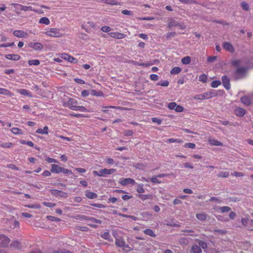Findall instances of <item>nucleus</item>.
I'll use <instances>...</instances> for the list:
<instances>
[{"instance_id": "nucleus-1", "label": "nucleus", "mask_w": 253, "mask_h": 253, "mask_svg": "<svg viewBox=\"0 0 253 253\" xmlns=\"http://www.w3.org/2000/svg\"><path fill=\"white\" fill-rule=\"evenodd\" d=\"M43 33L50 37L59 38L63 36V34L60 32L59 29L53 28L47 29Z\"/></svg>"}, {"instance_id": "nucleus-2", "label": "nucleus", "mask_w": 253, "mask_h": 253, "mask_svg": "<svg viewBox=\"0 0 253 253\" xmlns=\"http://www.w3.org/2000/svg\"><path fill=\"white\" fill-rule=\"evenodd\" d=\"M216 95V93L215 90H210L208 92L196 95L194 97V98L197 100L207 99L211 98V97Z\"/></svg>"}, {"instance_id": "nucleus-3", "label": "nucleus", "mask_w": 253, "mask_h": 253, "mask_svg": "<svg viewBox=\"0 0 253 253\" xmlns=\"http://www.w3.org/2000/svg\"><path fill=\"white\" fill-rule=\"evenodd\" d=\"M63 105L65 107H68L72 110H75L78 105V101L74 98H69L67 101H64Z\"/></svg>"}, {"instance_id": "nucleus-4", "label": "nucleus", "mask_w": 253, "mask_h": 253, "mask_svg": "<svg viewBox=\"0 0 253 253\" xmlns=\"http://www.w3.org/2000/svg\"><path fill=\"white\" fill-rule=\"evenodd\" d=\"M119 183L123 186H126L127 184H131V185L136 184L135 180L131 178H121L119 180Z\"/></svg>"}, {"instance_id": "nucleus-5", "label": "nucleus", "mask_w": 253, "mask_h": 253, "mask_svg": "<svg viewBox=\"0 0 253 253\" xmlns=\"http://www.w3.org/2000/svg\"><path fill=\"white\" fill-rule=\"evenodd\" d=\"M28 46L29 47L33 49L34 50L41 51L43 48L42 44L41 43L38 42H30L29 43Z\"/></svg>"}, {"instance_id": "nucleus-6", "label": "nucleus", "mask_w": 253, "mask_h": 253, "mask_svg": "<svg viewBox=\"0 0 253 253\" xmlns=\"http://www.w3.org/2000/svg\"><path fill=\"white\" fill-rule=\"evenodd\" d=\"M13 34L14 36L19 38H28L29 37L27 32L21 30L14 31Z\"/></svg>"}, {"instance_id": "nucleus-7", "label": "nucleus", "mask_w": 253, "mask_h": 253, "mask_svg": "<svg viewBox=\"0 0 253 253\" xmlns=\"http://www.w3.org/2000/svg\"><path fill=\"white\" fill-rule=\"evenodd\" d=\"M61 57L70 63H77L78 62V60L75 58L66 53L61 54Z\"/></svg>"}, {"instance_id": "nucleus-8", "label": "nucleus", "mask_w": 253, "mask_h": 253, "mask_svg": "<svg viewBox=\"0 0 253 253\" xmlns=\"http://www.w3.org/2000/svg\"><path fill=\"white\" fill-rule=\"evenodd\" d=\"M116 171V169H100L99 170L100 172V176H105L106 175L111 174L115 172Z\"/></svg>"}, {"instance_id": "nucleus-9", "label": "nucleus", "mask_w": 253, "mask_h": 253, "mask_svg": "<svg viewBox=\"0 0 253 253\" xmlns=\"http://www.w3.org/2000/svg\"><path fill=\"white\" fill-rule=\"evenodd\" d=\"M223 47L224 49L230 52H233L235 50L233 45L229 42H224L223 43Z\"/></svg>"}, {"instance_id": "nucleus-10", "label": "nucleus", "mask_w": 253, "mask_h": 253, "mask_svg": "<svg viewBox=\"0 0 253 253\" xmlns=\"http://www.w3.org/2000/svg\"><path fill=\"white\" fill-rule=\"evenodd\" d=\"M62 167L59 166L58 165L52 164L51 165L50 171L52 173H59L62 172Z\"/></svg>"}, {"instance_id": "nucleus-11", "label": "nucleus", "mask_w": 253, "mask_h": 253, "mask_svg": "<svg viewBox=\"0 0 253 253\" xmlns=\"http://www.w3.org/2000/svg\"><path fill=\"white\" fill-rule=\"evenodd\" d=\"M108 35L114 38L117 39H122L125 38L126 35L119 32H110Z\"/></svg>"}, {"instance_id": "nucleus-12", "label": "nucleus", "mask_w": 253, "mask_h": 253, "mask_svg": "<svg viewBox=\"0 0 253 253\" xmlns=\"http://www.w3.org/2000/svg\"><path fill=\"white\" fill-rule=\"evenodd\" d=\"M9 239L4 235H0V245L1 246H5L9 243Z\"/></svg>"}, {"instance_id": "nucleus-13", "label": "nucleus", "mask_w": 253, "mask_h": 253, "mask_svg": "<svg viewBox=\"0 0 253 253\" xmlns=\"http://www.w3.org/2000/svg\"><path fill=\"white\" fill-rule=\"evenodd\" d=\"M157 60H154L153 62H150V63H139L138 62L132 61H131V63L133 64L134 65H137V66H140L143 67H149L151 65H153L156 63V62Z\"/></svg>"}, {"instance_id": "nucleus-14", "label": "nucleus", "mask_w": 253, "mask_h": 253, "mask_svg": "<svg viewBox=\"0 0 253 253\" xmlns=\"http://www.w3.org/2000/svg\"><path fill=\"white\" fill-rule=\"evenodd\" d=\"M222 83L224 87L227 90L230 88V81L226 76H223L222 78Z\"/></svg>"}, {"instance_id": "nucleus-15", "label": "nucleus", "mask_w": 253, "mask_h": 253, "mask_svg": "<svg viewBox=\"0 0 253 253\" xmlns=\"http://www.w3.org/2000/svg\"><path fill=\"white\" fill-rule=\"evenodd\" d=\"M99 1L110 5H118L120 3L117 0H100Z\"/></svg>"}, {"instance_id": "nucleus-16", "label": "nucleus", "mask_w": 253, "mask_h": 253, "mask_svg": "<svg viewBox=\"0 0 253 253\" xmlns=\"http://www.w3.org/2000/svg\"><path fill=\"white\" fill-rule=\"evenodd\" d=\"M16 91L21 95L27 96L29 97H33L32 93L29 91L25 89H16Z\"/></svg>"}, {"instance_id": "nucleus-17", "label": "nucleus", "mask_w": 253, "mask_h": 253, "mask_svg": "<svg viewBox=\"0 0 253 253\" xmlns=\"http://www.w3.org/2000/svg\"><path fill=\"white\" fill-rule=\"evenodd\" d=\"M36 132L41 134H47L48 133V127L47 126H44L42 128H39Z\"/></svg>"}, {"instance_id": "nucleus-18", "label": "nucleus", "mask_w": 253, "mask_h": 253, "mask_svg": "<svg viewBox=\"0 0 253 253\" xmlns=\"http://www.w3.org/2000/svg\"><path fill=\"white\" fill-rule=\"evenodd\" d=\"M85 195L89 199H93L97 197V195L95 193L91 192L89 190L85 191Z\"/></svg>"}, {"instance_id": "nucleus-19", "label": "nucleus", "mask_w": 253, "mask_h": 253, "mask_svg": "<svg viewBox=\"0 0 253 253\" xmlns=\"http://www.w3.org/2000/svg\"><path fill=\"white\" fill-rule=\"evenodd\" d=\"M5 58L8 60L16 61L19 60L20 56L17 54H10L6 55Z\"/></svg>"}, {"instance_id": "nucleus-20", "label": "nucleus", "mask_w": 253, "mask_h": 253, "mask_svg": "<svg viewBox=\"0 0 253 253\" xmlns=\"http://www.w3.org/2000/svg\"><path fill=\"white\" fill-rule=\"evenodd\" d=\"M208 142L211 145H213V146H222V143L221 142H220V141H219L217 140L214 139L210 138L208 140Z\"/></svg>"}, {"instance_id": "nucleus-21", "label": "nucleus", "mask_w": 253, "mask_h": 253, "mask_svg": "<svg viewBox=\"0 0 253 253\" xmlns=\"http://www.w3.org/2000/svg\"><path fill=\"white\" fill-rule=\"evenodd\" d=\"M235 114L237 116L242 117L245 114V110L242 108H237L235 110Z\"/></svg>"}, {"instance_id": "nucleus-22", "label": "nucleus", "mask_w": 253, "mask_h": 253, "mask_svg": "<svg viewBox=\"0 0 253 253\" xmlns=\"http://www.w3.org/2000/svg\"><path fill=\"white\" fill-rule=\"evenodd\" d=\"M241 101L243 104L248 106L251 104V100L249 97L245 96L241 98Z\"/></svg>"}, {"instance_id": "nucleus-23", "label": "nucleus", "mask_w": 253, "mask_h": 253, "mask_svg": "<svg viewBox=\"0 0 253 253\" xmlns=\"http://www.w3.org/2000/svg\"><path fill=\"white\" fill-rule=\"evenodd\" d=\"M39 22L40 24H45L46 25H48L50 23L49 19L48 18L45 17L41 18L39 20Z\"/></svg>"}, {"instance_id": "nucleus-24", "label": "nucleus", "mask_w": 253, "mask_h": 253, "mask_svg": "<svg viewBox=\"0 0 253 253\" xmlns=\"http://www.w3.org/2000/svg\"><path fill=\"white\" fill-rule=\"evenodd\" d=\"M90 94L92 96H102L103 95V93H102V92L94 89H92L90 90Z\"/></svg>"}, {"instance_id": "nucleus-25", "label": "nucleus", "mask_w": 253, "mask_h": 253, "mask_svg": "<svg viewBox=\"0 0 253 253\" xmlns=\"http://www.w3.org/2000/svg\"><path fill=\"white\" fill-rule=\"evenodd\" d=\"M0 94L10 96L12 95L10 91L4 88H0Z\"/></svg>"}, {"instance_id": "nucleus-26", "label": "nucleus", "mask_w": 253, "mask_h": 253, "mask_svg": "<svg viewBox=\"0 0 253 253\" xmlns=\"http://www.w3.org/2000/svg\"><path fill=\"white\" fill-rule=\"evenodd\" d=\"M11 131L13 134L16 135L23 134L22 130L17 127H12L11 129Z\"/></svg>"}, {"instance_id": "nucleus-27", "label": "nucleus", "mask_w": 253, "mask_h": 253, "mask_svg": "<svg viewBox=\"0 0 253 253\" xmlns=\"http://www.w3.org/2000/svg\"><path fill=\"white\" fill-rule=\"evenodd\" d=\"M125 242L122 239H116L115 244L117 246L119 247H123L125 246Z\"/></svg>"}, {"instance_id": "nucleus-28", "label": "nucleus", "mask_w": 253, "mask_h": 253, "mask_svg": "<svg viewBox=\"0 0 253 253\" xmlns=\"http://www.w3.org/2000/svg\"><path fill=\"white\" fill-rule=\"evenodd\" d=\"M20 7L22 8V10L23 11H34L35 12H38L37 10L34 9L30 6H25L21 4Z\"/></svg>"}, {"instance_id": "nucleus-29", "label": "nucleus", "mask_w": 253, "mask_h": 253, "mask_svg": "<svg viewBox=\"0 0 253 253\" xmlns=\"http://www.w3.org/2000/svg\"><path fill=\"white\" fill-rule=\"evenodd\" d=\"M90 221L92 222V223H88L89 225H90V226H92V227H96V226L94 224V223H101V220H98V219H96L95 218H91L90 219Z\"/></svg>"}, {"instance_id": "nucleus-30", "label": "nucleus", "mask_w": 253, "mask_h": 253, "mask_svg": "<svg viewBox=\"0 0 253 253\" xmlns=\"http://www.w3.org/2000/svg\"><path fill=\"white\" fill-rule=\"evenodd\" d=\"M181 62L185 65L189 64L191 62V57L190 56H186L181 59Z\"/></svg>"}, {"instance_id": "nucleus-31", "label": "nucleus", "mask_w": 253, "mask_h": 253, "mask_svg": "<svg viewBox=\"0 0 253 253\" xmlns=\"http://www.w3.org/2000/svg\"><path fill=\"white\" fill-rule=\"evenodd\" d=\"M143 186V184H137L136 188V191L139 193H144L145 190Z\"/></svg>"}, {"instance_id": "nucleus-32", "label": "nucleus", "mask_w": 253, "mask_h": 253, "mask_svg": "<svg viewBox=\"0 0 253 253\" xmlns=\"http://www.w3.org/2000/svg\"><path fill=\"white\" fill-rule=\"evenodd\" d=\"M196 217L200 220H205L207 218V216L204 213H199L196 214Z\"/></svg>"}, {"instance_id": "nucleus-33", "label": "nucleus", "mask_w": 253, "mask_h": 253, "mask_svg": "<svg viewBox=\"0 0 253 253\" xmlns=\"http://www.w3.org/2000/svg\"><path fill=\"white\" fill-rule=\"evenodd\" d=\"M192 251L194 253H201V250L199 246L198 245H194L192 247Z\"/></svg>"}, {"instance_id": "nucleus-34", "label": "nucleus", "mask_w": 253, "mask_h": 253, "mask_svg": "<svg viewBox=\"0 0 253 253\" xmlns=\"http://www.w3.org/2000/svg\"><path fill=\"white\" fill-rule=\"evenodd\" d=\"M144 233L151 237H155L156 235L154 234L153 231L150 229H147L144 231Z\"/></svg>"}, {"instance_id": "nucleus-35", "label": "nucleus", "mask_w": 253, "mask_h": 253, "mask_svg": "<svg viewBox=\"0 0 253 253\" xmlns=\"http://www.w3.org/2000/svg\"><path fill=\"white\" fill-rule=\"evenodd\" d=\"M40 63V62L39 60L37 59H34V60H31L28 61V64L29 65H35L37 66L39 65Z\"/></svg>"}, {"instance_id": "nucleus-36", "label": "nucleus", "mask_w": 253, "mask_h": 253, "mask_svg": "<svg viewBox=\"0 0 253 253\" xmlns=\"http://www.w3.org/2000/svg\"><path fill=\"white\" fill-rule=\"evenodd\" d=\"M181 69L180 68L175 67L173 68L170 72L171 74H177L181 71Z\"/></svg>"}, {"instance_id": "nucleus-37", "label": "nucleus", "mask_w": 253, "mask_h": 253, "mask_svg": "<svg viewBox=\"0 0 253 253\" xmlns=\"http://www.w3.org/2000/svg\"><path fill=\"white\" fill-rule=\"evenodd\" d=\"M75 111H78L84 112H89L87 109H86L84 106H78L77 105L76 110Z\"/></svg>"}, {"instance_id": "nucleus-38", "label": "nucleus", "mask_w": 253, "mask_h": 253, "mask_svg": "<svg viewBox=\"0 0 253 253\" xmlns=\"http://www.w3.org/2000/svg\"><path fill=\"white\" fill-rule=\"evenodd\" d=\"M167 142H169V143L176 142V143H183V141L181 139L169 138L167 140Z\"/></svg>"}, {"instance_id": "nucleus-39", "label": "nucleus", "mask_w": 253, "mask_h": 253, "mask_svg": "<svg viewBox=\"0 0 253 253\" xmlns=\"http://www.w3.org/2000/svg\"><path fill=\"white\" fill-rule=\"evenodd\" d=\"M138 197L140 198L141 200L144 201L147 199H152V196L150 195H138Z\"/></svg>"}, {"instance_id": "nucleus-40", "label": "nucleus", "mask_w": 253, "mask_h": 253, "mask_svg": "<svg viewBox=\"0 0 253 253\" xmlns=\"http://www.w3.org/2000/svg\"><path fill=\"white\" fill-rule=\"evenodd\" d=\"M229 175V173L227 171H220L217 174V176L219 177H227Z\"/></svg>"}, {"instance_id": "nucleus-41", "label": "nucleus", "mask_w": 253, "mask_h": 253, "mask_svg": "<svg viewBox=\"0 0 253 253\" xmlns=\"http://www.w3.org/2000/svg\"><path fill=\"white\" fill-rule=\"evenodd\" d=\"M241 6L242 8L246 11H248L250 9L249 4L246 2H242L241 3Z\"/></svg>"}, {"instance_id": "nucleus-42", "label": "nucleus", "mask_w": 253, "mask_h": 253, "mask_svg": "<svg viewBox=\"0 0 253 253\" xmlns=\"http://www.w3.org/2000/svg\"><path fill=\"white\" fill-rule=\"evenodd\" d=\"M199 80L200 82L206 83L207 81V76L206 74H202L200 76Z\"/></svg>"}, {"instance_id": "nucleus-43", "label": "nucleus", "mask_w": 253, "mask_h": 253, "mask_svg": "<svg viewBox=\"0 0 253 253\" xmlns=\"http://www.w3.org/2000/svg\"><path fill=\"white\" fill-rule=\"evenodd\" d=\"M184 147L185 148L194 149L196 147V145L193 143H186L184 144Z\"/></svg>"}, {"instance_id": "nucleus-44", "label": "nucleus", "mask_w": 253, "mask_h": 253, "mask_svg": "<svg viewBox=\"0 0 253 253\" xmlns=\"http://www.w3.org/2000/svg\"><path fill=\"white\" fill-rule=\"evenodd\" d=\"M220 84L221 83L219 81H213L211 82V86L213 88H216L218 87Z\"/></svg>"}, {"instance_id": "nucleus-45", "label": "nucleus", "mask_w": 253, "mask_h": 253, "mask_svg": "<svg viewBox=\"0 0 253 253\" xmlns=\"http://www.w3.org/2000/svg\"><path fill=\"white\" fill-rule=\"evenodd\" d=\"M220 210L222 212H228L231 210V208L229 207L224 206L219 208Z\"/></svg>"}, {"instance_id": "nucleus-46", "label": "nucleus", "mask_w": 253, "mask_h": 253, "mask_svg": "<svg viewBox=\"0 0 253 253\" xmlns=\"http://www.w3.org/2000/svg\"><path fill=\"white\" fill-rule=\"evenodd\" d=\"M183 110L184 108L182 106L177 104H176L174 109L175 112L178 113L182 112L183 111Z\"/></svg>"}, {"instance_id": "nucleus-47", "label": "nucleus", "mask_w": 253, "mask_h": 253, "mask_svg": "<svg viewBox=\"0 0 253 253\" xmlns=\"http://www.w3.org/2000/svg\"><path fill=\"white\" fill-rule=\"evenodd\" d=\"M45 160L47 162H48L49 163H58V161L56 159H53V158H51L49 157H46Z\"/></svg>"}, {"instance_id": "nucleus-48", "label": "nucleus", "mask_w": 253, "mask_h": 253, "mask_svg": "<svg viewBox=\"0 0 253 253\" xmlns=\"http://www.w3.org/2000/svg\"><path fill=\"white\" fill-rule=\"evenodd\" d=\"M246 72V69L243 68H239L237 70V73L239 75H242Z\"/></svg>"}, {"instance_id": "nucleus-49", "label": "nucleus", "mask_w": 253, "mask_h": 253, "mask_svg": "<svg viewBox=\"0 0 253 253\" xmlns=\"http://www.w3.org/2000/svg\"><path fill=\"white\" fill-rule=\"evenodd\" d=\"M0 146L2 148H10L12 146V143H3L0 144Z\"/></svg>"}, {"instance_id": "nucleus-50", "label": "nucleus", "mask_w": 253, "mask_h": 253, "mask_svg": "<svg viewBox=\"0 0 253 253\" xmlns=\"http://www.w3.org/2000/svg\"><path fill=\"white\" fill-rule=\"evenodd\" d=\"M26 207L31 209H40L41 208V206L39 204L28 205Z\"/></svg>"}, {"instance_id": "nucleus-51", "label": "nucleus", "mask_w": 253, "mask_h": 253, "mask_svg": "<svg viewBox=\"0 0 253 253\" xmlns=\"http://www.w3.org/2000/svg\"><path fill=\"white\" fill-rule=\"evenodd\" d=\"M47 218L50 221H59L60 219L53 216H47Z\"/></svg>"}, {"instance_id": "nucleus-52", "label": "nucleus", "mask_w": 253, "mask_h": 253, "mask_svg": "<svg viewBox=\"0 0 253 253\" xmlns=\"http://www.w3.org/2000/svg\"><path fill=\"white\" fill-rule=\"evenodd\" d=\"M176 104L175 102H171L168 104V107L170 110H174Z\"/></svg>"}, {"instance_id": "nucleus-53", "label": "nucleus", "mask_w": 253, "mask_h": 253, "mask_svg": "<svg viewBox=\"0 0 253 253\" xmlns=\"http://www.w3.org/2000/svg\"><path fill=\"white\" fill-rule=\"evenodd\" d=\"M231 175L234 176L236 177H242V176H243L244 175V174L242 172L235 171L233 173H231Z\"/></svg>"}, {"instance_id": "nucleus-54", "label": "nucleus", "mask_w": 253, "mask_h": 253, "mask_svg": "<svg viewBox=\"0 0 253 253\" xmlns=\"http://www.w3.org/2000/svg\"><path fill=\"white\" fill-rule=\"evenodd\" d=\"M14 45V42L0 44V47H10Z\"/></svg>"}, {"instance_id": "nucleus-55", "label": "nucleus", "mask_w": 253, "mask_h": 253, "mask_svg": "<svg viewBox=\"0 0 253 253\" xmlns=\"http://www.w3.org/2000/svg\"><path fill=\"white\" fill-rule=\"evenodd\" d=\"M169 82L168 81H164L163 82H160L158 84V85H161L162 86H168L169 85Z\"/></svg>"}, {"instance_id": "nucleus-56", "label": "nucleus", "mask_w": 253, "mask_h": 253, "mask_svg": "<svg viewBox=\"0 0 253 253\" xmlns=\"http://www.w3.org/2000/svg\"><path fill=\"white\" fill-rule=\"evenodd\" d=\"M101 236L102 238H103L104 239L108 240L109 239L110 236L109 232H104L103 234H102L101 235Z\"/></svg>"}, {"instance_id": "nucleus-57", "label": "nucleus", "mask_w": 253, "mask_h": 253, "mask_svg": "<svg viewBox=\"0 0 253 253\" xmlns=\"http://www.w3.org/2000/svg\"><path fill=\"white\" fill-rule=\"evenodd\" d=\"M150 78L152 81H156L159 79L158 76L156 74H151L150 76Z\"/></svg>"}, {"instance_id": "nucleus-58", "label": "nucleus", "mask_w": 253, "mask_h": 253, "mask_svg": "<svg viewBox=\"0 0 253 253\" xmlns=\"http://www.w3.org/2000/svg\"><path fill=\"white\" fill-rule=\"evenodd\" d=\"M184 167L185 168H189L190 169H193L194 167L193 165L189 163H185L183 164Z\"/></svg>"}, {"instance_id": "nucleus-59", "label": "nucleus", "mask_w": 253, "mask_h": 253, "mask_svg": "<svg viewBox=\"0 0 253 253\" xmlns=\"http://www.w3.org/2000/svg\"><path fill=\"white\" fill-rule=\"evenodd\" d=\"M62 173L65 174H72V172L71 170H70L68 169H64L63 168H62Z\"/></svg>"}, {"instance_id": "nucleus-60", "label": "nucleus", "mask_w": 253, "mask_h": 253, "mask_svg": "<svg viewBox=\"0 0 253 253\" xmlns=\"http://www.w3.org/2000/svg\"><path fill=\"white\" fill-rule=\"evenodd\" d=\"M42 204L47 207L52 208L55 206V204L52 203L43 202Z\"/></svg>"}, {"instance_id": "nucleus-61", "label": "nucleus", "mask_w": 253, "mask_h": 253, "mask_svg": "<svg viewBox=\"0 0 253 253\" xmlns=\"http://www.w3.org/2000/svg\"><path fill=\"white\" fill-rule=\"evenodd\" d=\"M89 93V91L87 90H84L81 92L82 96L84 97L88 96Z\"/></svg>"}, {"instance_id": "nucleus-62", "label": "nucleus", "mask_w": 253, "mask_h": 253, "mask_svg": "<svg viewBox=\"0 0 253 253\" xmlns=\"http://www.w3.org/2000/svg\"><path fill=\"white\" fill-rule=\"evenodd\" d=\"M249 221L248 217L243 218L241 219V222L243 225H246Z\"/></svg>"}, {"instance_id": "nucleus-63", "label": "nucleus", "mask_w": 253, "mask_h": 253, "mask_svg": "<svg viewBox=\"0 0 253 253\" xmlns=\"http://www.w3.org/2000/svg\"><path fill=\"white\" fill-rule=\"evenodd\" d=\"M103 32H109L111 30V28L109 26H103L101 29Z\"/></svg>"}, {"instance_id": "nucleus-64", "label": "nucleus", "mask_w": 253, "mask_h": 253, "mask_svg": "<svg viewBox=\"0 0 253 253\" xmlns=\"http://www.w3.org/2000/svg\"><path fill=\"white\" fill-rule=\"evenodd\" d=\"M138 36L140 38H141V39H143L144 40H147L148 39V36L146 34H142V33L139 34L138 35Z\"/></svg>"}]
</instances>
